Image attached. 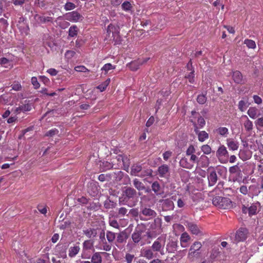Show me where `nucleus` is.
Returning <instances> with one entry per match:
<instances>
[{
    "mask_svg": "<svg viewBox=\"0 0 263 263\" xmlns=\"http://www.w3.org/2000/svg\"><path fill=\"white\" fill-rule=\"evenodd\" d=\"M212 203L215 206L221 209H229L232 206L230 199L220 196L213 198Z\"/></svg>",
    "mask_w": 263,
    "mask_h": 263,
    "instance_id": "nucleus-1",
    "label": "nucleus"
},
{
    "mask_svg": "<svg viewBox=\"0 0 263 263\" xmlns=\"http://www.w3.org/2000/svg\"><path fill=\"white\" fill-rule=\"evenodd\" d=\"M165 236L158 237L153 243L152 248L154 251L159 252L161 255H164L163 249L165 244Z\"/></svg>",
    "mask_w": 263,
    "mask_h": 263,
    "instance_id": "nucleus-2",
    "label": "nucleus"
},
{
    "mask_svg": "<svg viewBox=\"0 0 263 263\" xmlns=\"http://www.w3.org/2000/svg\"><path fill=\"white\" fill-rule=\"evenodd\" d=\"M216 156L221 163H226L228 161L229 153L224 145H221L218 148Z\"/></svg>",
    "mask_w": 263,
    "mask_h": 263,
    "instance_id": "nucleus-3",
    "label": "nucleus"
},
{
    "mask_svg": "<svg viewBox=\"0 0 263 263\" xmlns=\"http://www.w3.org/2000/svg\"><path fill=\"white\" fill-rule=\"evenodd\" d=\"M202 247L200 242L195 241L191 246L188 254V258L190 260H193L194 258L197 257L199 254V250Z\"/></svg>",
    "mask_w": 263,
    "mask_h": 263,
    "instance_id": "nucleus-4",
    "label": "nucleus"
},
{
    "mask_svg": "<svg viewBox=\"0 0 263 263\" xmlns=\"http://www.w3.org/2000/svg\"><path fill=\"white\" fill-rule=\"evenodd\" d=\"M259 203L258 202L252 204L249 208L243 206L242 208V212L244 213L248 212L250 216L256 214L259 211Z\"/></svg>",
    "mask_w": 263,
    "mask_h": 263,
    "instance_id": "nucleus-5",
    "label": "nucleus"
},
{
    "mask_svg": "<svg viewBox=\"0 0 263 263\" xmlns=\"http://www.w3.org/2000/svg\"><path fill=\"white\" fill-rule=\"evenodd\" d=\"M240 122L247 132H250L253 129V122L248 118L247 115H242L240 118Z\"/></svg>",
    "mask_w": 263,
    "mask_h": 263,
    "instance_id": "nucleus-6",
    "label": "nucleus"
},
{
    "mask_svg": "<svg viewBox=\"0 0 263 263\" xmlns=\"http://www.w3.org/2000/svg\"><path fill=\"white\" fill-rule=\"evenodd\" d=\"M250 104L251 103L249 102V98L246 96L242 98L238 102V108L240 111L244 112L247 110Z\"/></svg>",
    "mask_w": 263,
    "mask_h": 263,
    "instance_id": "nucleus-7",
    "label": "nucleus"
},
{
    "mask_svg": "<svg viewBox=\"0 0 263 263\" xmlns=\"http://www.w3.org/2000/svg\"><path fill=\"white\" fill-rule=\"evenodd\" d=\"M65 19L67 21L77 22H78L81 18V15L76 11H72L66 13L65 15Z\"/></svg>",
    "mask_w": 263,
    "mask_h": 263,
    "instance_id": "nucleus-8",
    "label": "nucleus"
},
{
    "mask_svg": "<svg viewBox=\"0 0 263 263\" xmlns=\"http://www.w3.org/2000/svg\"><path fill=\"white\" fill-rule=\"evenodd\" d=\"M247 114L252 119H255L261 115L259 109L255 106L249 107Z\"/></svg>",
    "mask_w": 263,
    "mask_h": 263,
    "instance_id": "nucleus-9",
    "label": "nucleus"
},
{
    "mask_svg": "<svg viewBox=\"0 0 263 263\" xmlns=\"http://www.w3.org/2000/svg\"><path fill=\"white\" fill-rule=\"evenodd\" d=\"M194 131L198 136V140L203 142L209 138V134L204 130L199 131L196 125L194 126Z\"/></svg>",
    "mask_w": 263,
    "mask_h": 263,
    "instance_id": "nucleus-10",
    "label": "nucleus"
},
{
    "mask_svg": "<svg viewBox=\"0 0 263 263\" xmlns=\"http://www.w3.org/2000/svg\"><path fill=\"white\" fill-rule=\"evenodd\" d=\"M160 202L162 203V206L163 210L168 211L174 209V204L172 200L171 199L161 200Z\"/></svg>",
    "mask_w": 263,
    "mask_h": 263,
    "instance_id": "nucleus-11",
    "label": "nucleus"
},
{
    "mask_svg": "<svg viewBox=\"0 0 263 263\" xmlns=\"http://www.w3.org/2000/svg\"><path fill=\"white\" fill-rule=\"evenodd\" d=\"M148 60L149 58H145L144 60L133 61L129 64V67L132 70H136L138 69L140 65L146 63Z\"/></svg>",
    "mask_w": 263,
    "mask_h": 263,
    "instance_id": "nucleus-12",
    "label": "nucleus"
},
{
    "mask_svg": "<svg viewBox=\"0 0 263 263\" xmlns=\"http://www.w3.org/2000/svg\"><path fill=\"white\" fill-rule=\"evenodd\" d=\"M141 214L147 217L148 219L156 217L157 215L156 212L154 210L148 208H143L141 210Z\"/></svg>",
    "mask_w": 263,
    "mask_h": 263,
    "instance_id": "nucleus-13",
    "label": "nucleus"
},
{
    "mask_svg": "<svg viewBox=\"0 0 263 263\" xmlns=\"http://www.w3.org/2000/svg\"><path fill=\"white\" fill-rule=\"evenodd\" d=\"M158 171V175L161 177H167L169 175V167L166 164L159 166Z\"/></svg>",
    "mask_w": 263,
    "mask_h": 263,
    "instance_id": "nucleus-14",
    "label": "nucleus"
},
{
    "mask_svg": "<svg viewBox=\"0 0 263 263\" xmlns=\"http://www.w3.org/2000/svg\"><path fill=\"white\" fill-rule=\"evenodd\" d=\"M246 230L243 228L239 229L235 235L236 241H241L244 240L246 238Z\"/></svg>",
    "mask_w": 263,
    "mask_h": 263,
    "instance_id": "nucleus-15",
    "label": "nucleus"
},
{
    "mask_svg": "<svg viewBox=\"0 0 263 263\" xmlns=\"http://www.w3.org/2000/svg\"><path fill=\"white\" fill-rule=\"evenodd\" d=\"M209 164V158L205 155H202L198 159L197 164L199 167H206L208 166Z\"/></svg>",
    "mask_w": 263,
    "mask_h": 263,
    "instance_id": "nucleus-16",
    "label": "nucleus"
},
{
    "mask_svg": "<svg viewBox=\"0 0 263 263\" xmlns=\"http://www.w3.org/2000/svg\"><path fill=\"white\" fill-rule=\"evenodd\" d=\"M227 145L230 150L236 151L239 147V143L237 141L232 139H228L227 140Z\"/></svg>",
    "mask_w": 263,
    "mask_h": 263,
    "instance_id": "nucleus-17",
    "label": "nucleus"
},
{
    "mask_svg": "<svg viewBox=\"0 0 263 263\" xmlns=\"http://www.w3.org/2000/svg\"><path fill=\"white\" fill-rule=\"evenodd\" d=\"M141 255L147 259H151L156 256L154 255L153 249L144 248L141 250Z\"/></svg>",
    "mask_w": 263,
    "mask_h": 263,
    "instance_id": "nucleus-18",
    "label": "nucleus"
},
{
    "mask_svg": "<svg viewBox=\"0 0 263 263\" xmlns=\"http://www.w3.org/2000/svg\"><path fill=\"white\" fill-rule=\"evenodd\" d=\"M252 156V153L249 150L241 149L239 153V158L243 161L249 160Z\"/></svg>",
    "mask_w": 263,
    "mask_h": 263,
    "instance_id": "nucleus-19",
    "label": "nucleus"
},
{
    "mask_svg": "<svg viewBox=\"0 0 263 263\" xmlns=\"http://www.w3.org/2000/svg\"><path fill=\"white\" fill-rule=\"evenodd\" d=\"M233 79L234 81L237 84H242L244 83V80L241 72L239 71H235L233 73Z\"/></svg>",
    "mask_w": 263,
    "mask_h": 263,
    "instance_id": "nucleus-20",
    "label": "nucleus"
},
{
    "mask_svg": "<svg viewBox=\"0 0 263 263\" xmlns=\"http://www.w3.org/2000/svg\"><path fill=\"white\" fill-rule=\"evenodd\" d=\"M34 19L36 22L39 23H45L47 22H50L52 20V18L49 16H46L45 15H40L36 14L34 16Z\"/></svg>",
    "mask_w": 263,
    "mask_h": 263,
    "instance_id": "nucleus-21",
    "label": "nucleus"
},
{
    "mask_svg": "<svg viewBox=\"0 0 263 263\" xmlns=\"http://www.w3.org/2000/svg\"><path fill=\"white\" fill-rule=\"evenodd\" d=\"M17 27L22 34L27 35L28 34L29 27L24 21L22 22H19V24H17Z\"/></svg>",
    "mask_w": 263,
    "mask_h": 263,
    "instance_id": "nucleus-22",
    "label": "nucleus"
},
{
    "mask_svg": "<svg viewBox=\"0 0 263 263\" xmlns=\"http://www.w3.org/2000/svg\"><path fill=\"white\" fill-rule=\"evenodd\" d=\"M190 239V236L186 232L182 233L180 237L181 246L182 248H186L187 246V242Z\"/></svg>",
    "mask_w": 263,
    "mask_h": 263,
    "instance_id": "nucleus-23",
    "label": "nucleus"
},
{
    "mask_svg": "<svg viewBox=\"0 0 263 263\" xmlns=\"http://www.w3.org/2000/svg\"><path fill=\"white\" fill-rule=\"evenodd\" d=\"M105 252H96L91 257V263H102L101 254H105Z\"/></svg>",
    "mask_w": 263,
    "mask_h": 263,
    "instance_id": "nucleus-24",
    "label": "nucleus"
},
{
    "mask_svg": "<svg viewBox=\"0 0 263 263\" xmlns=\"http://www.w3.org/2000/svg\"><path fill=\"white\" fill-rule=\"evenodd\" d=\"M209 184L210 186H213L217 181V176L215 171H212L208 176Z\"/></svg>",
    "mask_w": 263,
    "mask_h": 263,
    "instance_id": "nucleus-25",
    "label": "nucleus"
},
{
    "mask_svg": "<svg viewBox=\"0 0 263 263\" xmlns=\"http://www.w3.org/2000/svg\"><path fill=\"white\" fill-rule=\"evenodd\" d=\"M84 234L88 238H93L97 234V231L96 229L89 228L83 231Z\"/></svg>",
    "mask_w": 263,
    "mask_h": 263,
    "instance_id": "nucleus-26",
    "label": "nucleus"
},
{
    "mask_svg": "<svg viewBox=\"0 0 263 263\" xmlns=\"http://www.w3.org/2000/svg\"><path fill=\"white\" fill-rule=\"evenodd\" d=\"M107 31L108 33H112L113 36L117 35L119 32V28L117 26L112 24L108 25Z\"/></svg>",
    "mask_w": 263,
    "mask_h": 263,
    "instance_id": "nucleus-27",
    "label": "nucleus"
},
{
    "mask_svg": "<svg viewBox=\"0 0 263 263\" xmlns=\"http://www.w3.org/2000/svg\"><path fill=\"white\" fill-rule=\"evenodd\" d=\"M80 250V247L78 245L70 247L69 249V256L71 257L75 256L79 253Z\"/></svg>",
    "mask_w": 263,
    "mask_h": 263,
    "instance_id": "nucleus-28",
    "label": "nucleus"
},
{
    "mask_svg": "<svg viewBox=\"0 0 263 263\" xmlns=\"http://www.w3.org/2000/svg\"><path fill=\"white\" fill-rule=\"evenodd\" d=\"M215 132L223 137H227L229 134V130L225 127H220L216 129Z\"/></svg>",
    "mask_w": 263,
    "mask_h": 263,
    "instance_id": "nucleus-29",
    "label": "nucleus"
},
{
    "mask_svg": "<svg viewBox=\"0 0 263 263\" xmlns=\"http://www.w3.org/2000/svg\"><path fill=\"white\" fill-rule=\"evenodd\" d=\"M177 243L175 241L170 242L166 246V250L168 252L172 253L177 249Z\"/></svg>",
    "mask_w": 263,
    "mask_h": 263,
    "instance_id": "nucleus-30",
    "label": "nucleus"
},
{
    "mask_svg": "<svg viewBox=\"0 0 263 263\" xmlns=\"http://www.w3.org/2000/svg\"><path fill=\"white\" fill-rule=\"evenodd\" d=\"M187 227L193 234L197 235L199 233V230L197 225L192 223H189Z\"/></svg>",
    "mask_w": 263,
    "mask_h": 263,
    "instance_id": "nucleus-31",
    "label": "nucleus"
},
{
    "mask_svg": "<svg viewBox=\"0 0 263 263\" xmlns=\"http://www.w3.org/2000/svg\"><path fill=\"white\" fill-rule=\"evenodd\" d=\"M141 166L139 165H133L131 168L130 174L134 176H139V173L141 171Z\"/></svg>",
    "mask_w": 263,
    "mask_h": 263,
    "instance_id": "nucleus-32",
    "label": "nucleus"
},
{
    "mask_svg": "<svg viewBox=\"0 0 263 263\" xmlns=\"http://www.w3.org/2000/svg\"><path fill=\"white\" fill-rule=\"evenodd\" d=\"M180 165L184 168L191 169L193 167V165L187 162L186 158H182L180 161Z\"/></svg>",
    "mask_w": 263,
    "mask_h": 263,
    "instance_id": "nucleus-33",
    "label": "nucleus"
},
{
    "mask_svg": "<svg viewBox=\"0 0 263 263\" xmlns=\"http://www.w3.org/2000/svg\"><path fill=\"white\" fill-rule=\"evenodd\" d=\"M79 31L78 28L76 25L71 26L69 29V36L74 37L77 35Z\"/></svg>",
    "mask_w": 263,
    "mask_h": 263,
    "instance_id": "nucleus-34",
    "label": "nucleus"
},
{
    "mask_svg": "<svg viewBox=\"0 0 263 263\" xmlns=\"http://www.w3.org/2000/svg\"><path fill=\"white\" fill-rule=\"evenodd\" d=\"M115 66L112 65L110 63L105 64L102 68L101 70L105 72L106 74L109 70L115 69Z\"/></svg>",
    "mask_w": 263,
    "mask_h": 263,
    "instance_id": "nucleus-35",
    "label": "nucleus"
},
{
    "mask_svg": "<svg viewBox=\"0 0 263 263\" xmlns=\"http://www.w3.org/2000/svg\"><path fill=\"white\" fill-rule=\"evenodd\" d=\"M57 22L59 26L63 29L67 28L69 25L68 22L63 20L61 17H59L57 21Z\"/></svg>",
    "mask_w": 263,
    "mask_h": 263,
    "instance_id": "nucleus-36",
    "label": "nucleus"
},
{
    "mask_svg": "<svg viewBox=\"0 0 263 263\" xmlns=\"http://www.w3.org/2000/svg\"><path fill=\"white\" fill-rule=\"evenodd\" d=\"M244 44H246L249 48L255 49L256 47L255 42L252 40L246 39L244 41Z\"/></svg>",
    "mask_w": 263,
    "mask_h": 263,
    "instance_id": "nucleus-37",
    "label": "nucleus"
},
{
    "mask_svg": "<svg viewBox=\"0 0 263 263\" xmlns=\"http://www.w3.org/2000/svg\"><path fill=\"white\" fill-rule=\"evenodd\" d=\"M201 150L205 155L210 154L212 152L211 147L208 144L203 145L201 147Z\"/></svg>",
    "mask_w": 263,
    "mask_h": 263,
    "instance_id": "nucleus-38",
    "label": "nucleus"
},
{
    "mask_svg": "<svg viewBox=\"0 0 263 263\" xmlns=\"http://www.w3.org/2000/svg\"><path fill=\"white\" fill-rule=\"evenodd\" d=\"M110 81V79H107L105 81L103 82L102 84H100L97 87V88L99 89L101 91H103L104 90H105L107 86L109 85Z\"/></svg>",
    "mask_w": 263,
    "mask_h": 263,
    "instance_id": "nucleus-39",
    "label": "nucleus"
},
{
    "mask_svg": "<svg viewBox=\"0 0 263 263\" xmlns=\"http://www.w3.org/2000/svg\"><path fill=\"white\" fill-rule=\"evenodd\" d=\"M121 7L125 11H130L132 8V5L130 2L125 1L122 4Z\"/></svg>",
    "mask_w": 263,
    "mask_h": 263,
    "instance_id": "nucleus-40",
    "label": "nucleus"
},
{
    "mask_svg": "<svg viewBox=\"0 0 263 263\" xmlns=\"http://www.w3.org/2000/svg\"><path fill=\"white\" fill-rule=\"evenodd\" d=\"M93 242L90 240H85L83 243L84 250H90L93 247Z\"/></svg>",
    "mask_w": 263,
    "mask_h": 263,
    "instance_id": "nucleus-41",
    "label": "nucleus"
},
{
    "mask_svg": "<svg viewBox=\"0 0 263 263\" xmlns=\"http://www.w3.org/2000/svg\"><path fill=\"white\" fill-rule=\"evenodd\" d=\"M229 172L231 174H236V173H239L241 172L240 168L238 165V164L231 166L229 168Z\"/></svg>",
    "mask_w": 263,
    "mask_h": 263,
    "instance_id": "nucleus-42",
    "label": "nucleus"
},
{
    "mask_svg": "<svg viewBox=\"0 0 263 263\" xmlns=\"http://www.w3.org/2000/svg\"><path fill=\"white\" fill-rule=\"evenodd\" d=\"M125 194L127 197L132 198L136 194V191L134 189L128 187L125 190Z\"/></svg>",
    "mask_w": 263,
    "mask_h": 263,
    "instance_id": "nucleus-43",
    "label": "nucleus"
},
{
    "mask_svg": "<svg viewBox=\"0 0 263 263\" xmlns=\"http://www.w3.org/2000/svg\"><path fill=\"white\" fill-rule=\"evenodd\" d=\"M8 26V22L4 18L0 19V30L5 31L6 30Z\"/></svg>",
    "mask_w": 263,
    "mask_h": 263,
    "instance_id": "nucleus-44",
    "label": "nucleus"
},
{
    "mask_svg": "<svg viewBox=\"0 0 263 263\" xmlns=\"http://www.w3.org/2000/svg\"><path fill=\"white\" fill-rule=\"evenodd\" d=\"M134 185L136 188L138 190H142L144 189L143 184L139 181L137 179H135L134 180Z\"/></svg>",
    "mask_w": 263,
    "mask_h": 263,
    "instance_id": "nucleus-45",
    "label": "nucleus"
},
{
    "mask_svg": "<svg viewBox=\"0 0 263 263\" xmlns=\"http://www.w3.org/2000/svg\"><path fill=\"white\" fill-rule=\"evenodd\" d=\"M76 8V5L73 3H71L69 1L67 2V3L64 5V9L66 11L71 10L74 9Z\"/></svg>",
    "mask_w": 263,
    "mask_h": 263,
    "instance_id": "nucleus-46",
    "label": "nucleus"
},
{
    "mask_svg": "<svg viewBox=\"0 0 263 263\" xmlns=\"http://www.w3.org/2000/svg\"><path fill=\"white\" fill-rule=\"evenodd\" d=\"M106 237L108 241L110 242H112L116 237L115 233L110 231H107L106 232Z\"/></svg>",
    "mask_w": 263,
    "mask_h": 263,
    "instance_id": "nucleus-47",
    "label": "nucleus"
},
{
    "mask_svg": "<svg viewBox=\"0 0 263 263\" xmlns=\"http://www.w3.org/2000/svg\"><path fill=\"white\" fill-rule=\"evenodd\" d=\"M115 205L116 203L110 201V200L107 199L104 202V206L106 209L113 208L115 206Z\"/></svg>",
    "mask_w": 263,
    "mask_h": 263,
    "instance_id": "nucleus-48",
    "label": "nucleus"
},
{
    "mask_svg": "<svg viewBox=\"0 0 263 263\" xmlns=\"http://www.w3.org/2000/svg\"><path fill=\"white\" fill-rule=\"evenodd\" d=\"M185 78L187 79L190 83L193 84L194 82V71L190 72L188 74H186Z\"/></svg>",
    "mask_w": 263,
    "mask_h": 263,
    "instance_id": "nucleus-49",
    "label": "nucleus"
},
{
    "mask_svg": "<svg viewBox=\"0 0 263 263\" xmlns=\"http://www.w3.org/2000/svg\"><path fill=\"white\" fill-rule=\"evenodd\" d=\"M74 70L78 72H87L89 71V70L84 66H76Z\"/></svg>",
    "mask_w": 263,
    "mask_h": 263,
    "instance_id": "nucleus-50",
    "label": "nucleus"
},
{
    "mask_svg": "<svg viewBox=\"0 0 263 263\" xmlns=\"http://www.w3.org/2000/svg\"><path fill=\"white\" fill-rule=\"evenodd\" d=\"M76 52L73 50H67L65 53V57L67 60H70L74 57Z\"/></svg>",
    "mask_w": 263,
    "mask_h": 263,
    "instance_id": "nucleus-51",
    "label": "nucleus"
},
{
    "mask_svg": "<svg viewBox=\"0 0 263 263\" xmlns=\"http://www.w3.org/2000/svg\"><path fill=\"white\" fill-rule=\"evenodd\" d=\"M197 102L201 104H203L206 101V98L205 96L203 95H199L197 98Z\"/></svg>",
    "mask_w": 263,
    "mask_h": 263,
    "instance_id": "nucleus-52",
    "label": "nucleus"
},
{
    "mask_svg": "<svg viewBox=\"0 0 263 263\" xmlns=\"http://www.w3.org/2000/svg\"><path fill=\"white\" fill-rule=\"evenodd\" d=\"M31 82L35 89H37L40 87V85L37 81L36 77H32L31 78Z\"/></svg>",
    "mask_w": 263,
    "mask_h": 263,
    "instance_id": "nucleus-53",
    "label": "nucleus"
},
{
    "mask_svg": "<svg viewBox=\"0 0 263 263\" xmlns=\"http://www.w3.org/2000/svg\"><path fill=\"white\" fill-rule=\"evenodd\" d=\"M253 99L254 102L257 104V105H260L262 103V99L257 95H253Z\"/></svg>",
    "mask_w": 263,
    "mask_h": 263,
    "instance_id": "nucleus-54",
    "label": "nucleus"
},
{
    "mask_svg": "<svg viewBox=\"0 0 263 263\" xmlns=\"http://www.w3.org/2000/svg\"><path fill=\"white\" fill-rule=\"evenodd\" d=\"M37 210L42 214L45 215L47 212V207L43 205H39L37 206Z\"/></svg>",
    "mask_w": 263,
    "mask_h": 263,
    "instance_id": "nucleus-55",
    "label": "nucleus"
},
{
    "mask_svg": "<svg viewBox=\"0 0 263 263\" xmlns=\"http://www.w3.org/2000/svg\"><path fill=\"white\" fill-rule=\"evenodd\" d=\"M132 239L135 242H138L141 239L140 234L138 233H133L132 235Z\"/></svg>",
    "mask_w": 263,
    "mask_h": 263,
    "instance_id": "nucleus-56",
    "label": "nucleus"
},
{
    "mask_svg": "<svg viewBox=\"0 0 263 263\" xmlns=\"http://www.w3.org/2000/svg\"><path fill=\"white\" fill-rule=\"evenodd\" d=\"M58 133L59 130L57 129L54 128L47 132V133L46 134V136L49 137H52L55 135H57Z\"/></svg>",
    "mask_w": 263,
    "mask_h": 263,
    "instance_id": "nucleus-57",
    "label": "nucleus"
},
{
    "mask_svg": "<svg viewBox=\"0 0 263 263\" xmlns=\"http://www.w3.org/2000/svg\"><path fill=\"white\" fill-rule=\"evenodd\" d=\"M195 152V149L194 146L192 145H190L187 148L186 151V154L187 156H190L191 155L193 154Z\"/></svg>",
    "mask_w": 263,
    "mask_h": 263,
    "instance_id": "nucleus-58",
    "label": "nucleus"
},
{
    "mask_svg": "<svg viewBox=\"0 0 263 263\" xmlns=\"http://www.w3.org/2000/svg\"><path fill=\"white\" fill-rule=\"evenodd\" d=\"M152 190L153 191L156 193H157L158 191L160 190V185L157 182H155L153 183L152 185Z\"/></svg>",
    "mask_w": 263,
    "mask_h": 263,
    "instance_id": "nucleus-59",
    "label": "nucleus"
},
{
    "mask_svg": "<svg viewBox=\"0 0 263 263\" xmlns=\"http://www.w3.org/2000/svg\"><path fill=\"white\" fill-rule=\"evenodd\" d=\"M12 88L15 91H19L22 88V86L19 82H15L12 85Z\"/></svg>",
    "mask_w": 263,
    "mask_h": 263,
    "instance_id": "nucleus-60",
    "label": "nucleus"
},
{
    "mask_svg": "<svg viewBox=\"0 0 263 263\" xmlns=\"http://www.w3.org/2000/svg\"><path fill=\"white\" fill-rule=\"evenodd\" d=\"M23 112H25L26 111H29L31 110L32 109V105L29 103H27L25 104H23Z\"/></svg>",
    "mask_w": 263,
    "mask_h": 263,
    "instance_id": "nucleus-61",
    "label": "nucleus"
},
{
    "mask_svg": "<svg viewBox=\"0 0 263 263\" xmlns=\"http://www.w3.org/2000/svg\"><path fill=\"white\" fill-rule=\"evenodd\" d=\"M197 122L200 128H202L205 124V121L202 117L198 118Z\"/></svg>",
    "mask_w": 263,
    "mask_h": 263,
    "instance_id": "nucleus-62",
    "label": "nucleus"
},
{
    "mask_svg": "<svg viewBox=\"0 0 263 263\" xmlns=\"http://www.w3.org/2000/svg\"><path fill=\"white\" fill-rule=\"evenodd\" d=\"M172 152L170 151H166L163 154V158L165 161L167 160L172 155Z\"/></svg>",
    "mask_w": 263,
    "mask_h": 263,
    "instance_id": "nucleus-63",
    "label": "nucleus"
},
{
    "mask_svg": "<svg viewBox=\"0 0 263 263\" xmlns=\"http://www.w3.org/2000/svg\"><path fill=\"white\" fill-rule=\"evenodd\" d=\"M134 258V255L127 253L125 255V260L127 263H132Z\"/></svg>",
    "mask_w": 263,
    "mask_h": 263,
    "instance_id": "nucleus-64",
    "label": "nucleus"
}]
</instances>
